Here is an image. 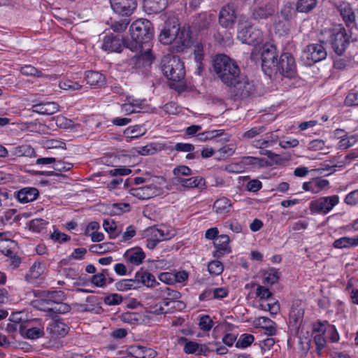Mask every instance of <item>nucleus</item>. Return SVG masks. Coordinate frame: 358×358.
<instances>
[{
    "instance_id": "nucleus-55",
    "label": "nucleus",
    "mask_w": 358,
    "mask_h": 358,
    "mask_svg": "<svg viewBox=\"0 0 358 358\" xmlns=\"http://www.w3.org/2000/svg\"><path fill=\"white\" fill-rule=\"evenodd\" d=\"M59 87L64 90H78L81 89L82 86L72 80H65L59 83Z\"/></svg>"
},
{
    "instance_id": "nucleus-24",
    "label": "nucleus",
    "mask_w": 358,
    "mask_h": 358,
    "mask_svg": "<svg viewBox=\"0 0 358 358\" xmlns=\"http://www.w3.org/2000/svg\"><path fill=\"white\" fill-rule=\"evenodd\" d=\"M329 185V181L320 178H313L309 182L303 183L302 188L305 191H309L316 194L321 192L324 187Z\"/></svg>"
},
{
    "instance_id": "nucleus-44",
    "label": "nucleus",
    "mask_w": 358,
    "mask_h": 358,
    "mask_svg": "<svg viewBox=\"0 0 358 358\" xmlns=\"http://www.w3.org/2000/svg\"><path fill=\"white\" fill-rule=\"evenodd\" d=\"M22 74L27 76H33L36 78L45 77L41 71H38L31 65H25L22 66L20 69Z\"/></svg>"
},
{
    "instance_id": "nucleus-33",
    "label": "nucleus",
    "mask_w": 358,
    "mask_h": 358,
    "mask_svg": "<svg viewBox=\"0 0 358 358\" xmlns=\"http://www.w3.org/2000/svg\"><path fill=\"white\" fill-rule=\"evenodd\" d=\"M179 184L187 188H201L205 186V180L200 176L191 177L185 179L179 178Z\"/></svg>"
},
{
    "instance_id": "nucleus-42",
    "label": "nucleus",
    "mask_w": 358,
    "mask_h": 358,
    "mask_svg": "<svg viewBox=\"0 0 358 358\" xmlns=\"http://www.w3.org/2000/svg\"><path fill=\"white\" fill-rule=\"evenodd\" d=\"M224 134L223 129L206 131L202 133H199L196 135V138L199 141H206L210 140L215 137L220 136Z\"/></svg>"
},
{
    "instance_id": "nucleus-27",
    "label": "nucleus",
    "mask_w": 358,
    "mask_h": 358,
    "mask_svg": "<svg viewBox=\"0 0 358 358\" xmlns=\"http://www.w3.org/2000/svg\"><path fill=\"white\" fill-rule=\"evenodd\" d=\"M129 353L134 358H155L156 351L143 346H131L129 349Z\"/></svg>"
},
{
    "instance_id": "nucleus-19",
    "label": "nucleus",
    "mask_w": 358,
    "mask_h": 358,
    "mask_svg": "<svg viewBox=\"0 0 358 358\" xmlns=\"http://www.w3.org/2000/svg\"><path fill=\"white\" fill-rule=\"evenodd\" d=\"M337 9L345 25L349 27H354L356 15L351 5L348 3L343 2L337 7Z\"/></svg>"
},
{
    "instance_id": "nucleus-17",
    "label": "nucleus",
    "mask_w": 358,
    "mask_h": 358,
    "mask_svg": "<svg viewBox=\"0 0 358 358\" xmlns=\"http://www.w3.org/2000/svg\"><path fill=\"white\" fill-rule=\"evenodd\" d=\"M156 295L162 299L164 306H168L170 302L178 301L181 297V294L166 286L161 287L156 290Z\"/></svg>"
},
{
    "instance_id": "nucleus-36",
    "label": "nucleus",
    "mask_w": 358,
    "mask_h": 358,
    "mask_svg": "<svg viewBox=\"0 0 358 358\" xmlns=\"http://www.w3.org/2000/svg\"><path fill=\"white\" fill-rule=\"evenodd\" d=\"M117 290L121 292L127 291L131 289L138 288V282H136V278L130 279H122L115 284Z\"/></svg>"
},
{
    "instance_id": "nucleus-59",
    "label": "nucleus",
    "mask_w": 358,
    "mask_h": 358,
    "mask_svg": "<svg viewBox=\"0 0 358 358\" xmlns=\"http://www.w3.org/2000/svg\"><path fill=\"white\" fill-rule=\"evenodd\" d=\"M122 296L118 294H112L104 298V302L108 306H115L121 303Z\"/></svg>"
},
{
    "instance_id": "nucleus-4",
    "label": "nucleus",
    "mask_w": 358,
    "mask_h": 358,
    "mask_svg": "<svg viewBox=\"0 0 358 358\" xmlns=\"http://www.w3.org/2000/svg\"><path fill=\"white\" fill-rule=\"evenodd\" d=\"M160 68L163 74L171 81V86L178 90L184 87L185 71L183 63L179 57L172 55L164 56Z\"/></svg>"
},
{
    "instance_id": "nucleus-7",
    "label": "nucleus",
    "mask_w": 358,
    "mask_h": 358,
    "mask_svg": "<svg viewBox=\"0 0 358 358\" xmlns=\"http://www.w3.org/2000/svg\"><path fill=\"white\" fill-rule=\"evenodd\" d=\"M283 77L292 78L296 75V66L294 57L289 52L282 53L273 70Z\"/></svg>"
},
{
    "instance_id": "nucleus-10",
    "label": "nucleus",
    "mask_w": 358,
    "mask_h": 358,
    "mask_svg": "<svg viewBox=\"0 0 358 358\" xmlns=\"http://www.w3.org/2000/svg\"><path fill=\"white\" fill-rule=\"evenodd\" d=\"M339 197L337 195L321 197L310 203V210L313 213L327 214L338 204Z\"/></svg>"
},
{
    "instance_id": "nucleus-52",
    "label": "nucleus",
    "mask_w": 358,
    "mask_h": 358,
    "mask_svg": "<svg viewBox=\"0 0 358 358\" xmlns=\"http://www.w3.org/2000/svg\"><path fill=\"white\" fill-rule=\"evenodd\" d=\"M254 341V336L252 334H243L237 341L236 346L237 348H245L250 346Z\"/></svg>"
},
{
    "instance_id": "nucleus-57",
    "label": "nucleus",
    "mask_w": 358,
    "mask_h": 358,
    "mask_svg": "<svg viewBox=\"0 0 358 358\" xmlns=\"http://www.w3.org/2000/svg\"><path fill=\"white\" fill-rule=\"evenodd\" d=\"M47 222L43 219L32 220L29 223V229L35 232H40L45 228Z\"/></svg>"
},
{
    "instance_id": "nucleus-18",
    "label": "nucleus",
    "mask_w": 358,
    "mask_h": 358,
    "mask_svg": "<svg viewBox=\"0 0 358 358\" xmlns=\"http://www.w3.org/2000/svg\"><path fill=\"white\" fill-rule=\"evenodd\" d=\"M129 192L132 196L144 200L157 196L159 193V189L154 185H150L138 188H131Z\"/></svg>"
},
{
    "instance_id": "nucleus-2",
    "label": "nucleus",
    "mask_w": 358,
    "mask_h": 358,
    "mask_svg": "<svg viewBox=\"0 0 358 358\" xmlns=\"http://www.w3.org/2000/svg\"><path fill=\"white\" fill-rule=\"evenodd\" d=\"M159 41L164 45L174 43L176 52L183 51L191 45L189 31L180 29L178 20L175 16H170L165 21L164 27L159 36Z\"/></svg>"
},
{
    "instance_id": "nucleus-5",
    "label": "nucleus",
    "mask_w": 358,
    "mask_h": 358,
    "mask_svg": "<svg viewBox=\"0 0 358 358\" xmlns=\"http://www.w3.org/2000/svg\"><path fill=\"white\" fill-rule=\"evenodd\" d=\"M320 41L329 43L338 55H342L350 43L348 34L341 25L323 30L321 33Z\"/></svg>"
},
{
    "instance_id": "nucleus-39",
    "label": "nucleus",
    "mask_w": 358,
    "mask_h": 358,
    "mask_svg": "<svg viewBox=\"0 0 358 358\" xmlns=\"http://www.w3.org/2000/svg\"><path fill=\"white\" fill-rule=\"evenodd\" d=\"M317 5V0H298L296 9L298 12L308 13Z\"/></svg>"
},
{
    "instance_id": "nucleus-9",
    "label": "nucleus",
    "mask_w": 358,
    "mask_h": 358,
    "mask_svg": "<svg viewBox=\"0 0 358 358\" xmlns=\"http://www.w3.org/2000/svg\"><path fill=\"white\" fill-rule=\"evenodd\" d=\"M229 87L234 99L247 98L255 92V87L253 83L249 81L241 75L239 77V80H236L234 84L230 85Z\"/></svg>"
},
{
    "instance_id": "nucleus-45",
    "label": "nucleus",
    "mask_w": 358,
    "mask_h": 358,
    "mask_svg": "<svg viewBox=\"0 0 358 358\" xmlns=\"http://www.w3.org/2000/svg\"><path fill=\"white\" fill-rule=\"evenodd\" d=\"M69 329V327L66 324L59 321H55L52 327V331L62 337L68 334Z\"/></svg>"
},
{
    "instance_id": "nucleus-6",
    "label": "nucleus",
    "mask_w": 358,
    "mask_h": 358,
    "mask_svg": "<svg viewBox=\"0 0 358 358\" xmlns=\"http://www.w3.org/2000/svg\"><path fill=\"white\" fill-rule=\"evenodd\" d=\"M243 18L239 20V24L241 26V30L238 31L237 38L243 43L251 45H256L262 43L263 34L260 29L252 28L247 21L243 25Z\"/></svg>"
},
{
    "instance_id": "nucleus-51",
    "label": "nucleus",
    "mask_w": 358,
    "mask_h": 358,
    "mask_svg": "<svg viewBox=\"0 0 358 358\" xmlns=\"http://www.w3.org/2000/svg\"><path fill=\"white\" fill-rule=\"evenodd\" d=\"M266 128L265 126L254 127L248 131L243 134V137L245 138H253L257 135L262 134L266 131Z\"/></svg>"
},
{
    "instance_id": "nucleus-31",
    "label": "nucleus",
    "mask_w": 358,
    "mask_h": 358,
    "mask_svg": "<svg viewBox=\"0 0 358 358\" xmlns=\"http://www.w3.org/2000/svg\"><path fill=\"white\" fill-rule=\"evenodd\" d=\"M85 80L91 86H101L105 83L104 76L95 71H89L85 73Z\"/></svg>"
},
{
    "instance_id": "nucleus-15",
    "label": "nucleus",
    "mask_w": 358,
    "mask_h": 358,
    "mask_svg": "<svg viewBox=\"0 0 358 358\" xmlns=\"http://www.w3.org/2000/svg\"><path fill=\"white\" fill-rule=\"evenodd\" d=\"M278 54L276 52V48L273 45H270L265 48L262 53V69L264 71L270 69L273 71L278 61Z\"/></svg>"
},
{
    "instance_id": "nucleus-34",
    "label": "nucleus",
    "mask_w": 358,
    "mask_h": 358,
    "mask_svg": "<svg viewBox=\"0 0 358 358\" xmlns=\"http://www.w3.org/2000/svg\"><path fill=\"white\" fill-rule=\"evenodd\" d=\"M44 272V266L42 263L34 262L25 275V280L31 282L37 279Z\"/></svg>"
},
{
    "instance_id": "nucleus-25",
    "label": "nucleus",
    "mask_w": 358,
    "mask_h": 358,
    "mask_svg": "<svg viewBox=\"0 0 358 358\" xmlns=\"http://www.w3.org/2000/svg\"><path fill=\"white\" fill-rule=\"evenodd\" d=\"M39 194L38 190L35 187H24L17 192V198L20 203H26L36 199Z\"/></svg>"
},
{
    "instance_id": "nucleus-61",
    "label": "nucleus",
    "mask_w": 358,
    "mask_h": 358,
    "mask_svg": "<svg viewBox=\"0 0 358 358\" xmlns=\"http://www.w3.org/2000/svg\"><path fill=\"white\" fill-rule=\"evenodd\" d=\"M131 173V170L126 166H119L118 168L108 171L110 176H127Z\"/></svg>"
},
{
    "instance_id": "nucleus-13",
    "label": "nucleus",
    "mask_w": 358,
    "mask_h": 358,
    "mask_svg": "<svg viewBox=\"0 0 358 358\" xmlns=\"http://www.w3.org/2000/svg\"><path fill=\"white\" fill-rule=\"evenodd\" d=\"M125 43H128V41L118 36H106L103 41L102 49L110 52H120L123 47H125Z\"/></svg>"
},
{
    "instance_id": "nucleus-28",
    "label": "nucleus",
    "mask_w": 358,
    "mask_h": 358,
    "mask_svg": "<svg viewBox=\"0 0 358 358\" xmlns=\"http://www.w3.org/2000/svg\"><path fill=\"white\" fill-rule=\"evenodd\" d=\"M168 0H143V8L148 13H157L165 9Z\"/></svg>"
},
{
    "instance_id": "nucleus-29",
    "label": "nucleus",
    "mask_w": 358,
    "mask_h": 358,
    "mask_svg": "<svg viewBox=\"0 0 358 358\" xmlns=\"http://www.w3.org/2000/svg\"><path fill=\"white\" fill-rule=\"evenodd\" d=\"M332 246L336 249H346L358 246V236L355 237L343 236L336 239Z\"/></svg>"
},
{
    "instance_id": "nucleus-49",
    "label": "nucleus",
    "mask_w": 358,
    "mask_h": 358,
    "mask_svg": "<svg viewBox=\"0 0 358 358\" xmlns=\"http://www.w3.org/2000/svg\"><path fill=\"white\" fill-rule=\"evenodd\" d=\"M150 238H153L158 243L169 238L168 234L164 233L162 229L152 227L150 229Z\"/></svg>"
},
{
    "instance_id": "nucleus-12",
    "label": "nucleus",
    "mask_w": 358,
    "mask_h": 358,
    "mask_svg": "<svg viewBox=\"0 0 358 358\" xmlns=\"http://www.w3.org/2000/svg\"><path fill=\"white\" fill-rule=\"evenodd\" d=\"M236 18L234 3H229L221 8L219 15V23L222 27L225 28L232 27Z\"/></svg>"
},
{
    "instance_id": "nucleus-48",
    "label": "nucleus",
    "mask_w": 358,
    "mask_h": 358,
    "mask_svg": "<svg viewBox=\"0 0 358 358\" xmlns=\"http://www.w3.org/2000/svg\"><path fill=\"white\" fill-rule=\"evenodd\" d=\"M279 279V273L276 269H270L264 278V284L272 285L278 282Z\"/></svg>"
},
{
    "instance_id": "nucleus-35",
    "label": "nucleus",
    "mask_w": 358,
    "mask_h": 358,
    "mask_svg": "<svg viewBox=\"0 0 358 358\" xmlns=\"http://www.w3.org/2000/svg\"><path fill=\"white\" fill-rule=\"evenodd\" d=\"M212 22V18L210 15H208L206 13H200L196 18L192 22L194 26L198 29H203L207 28Z\"/></svg>"
},
{
    "instance_id": "nucleus-41",
    "label": "nucleus",
    "mask_w": 358,
    "mask_h": 358,
    "mask_svg": "<svg viewBox=\"0 0 358 358\" xmlns=\"http://www.w3.org/2000/svg\"><path fill=\"white\" fill-rule=\"evenodd\" d=\"M129 22V19L124 18L120 20H110V22H108V24L114 31L122 32L127 29Z\"/></svg>"
},
{
    "instance_id": "nucleus-54",
    "label": "nucleus",
    "mask_w": 358,
    "mask_h": 358,
    "mask_svg": "<svg viewBox=\"0 0 358 358\" xmlns=\"http://www.w3.org/2000/svg\"><path fill=\"white\" fill-rule=\"evenodd\" d=\"M129 208L130 206L129 203H113L111 207V213L113 215H121L123 213L129 211Z\"/></svg>"
},
{
    "instance_id": "nucleus-64",
    "label": "nucleus",
    "mask_w": 358,
    "mask_h": 358,
    "mask_svg": "<svg viewBox=\"0 0 358 358\" xmlns=\"http://www.w3.org/2000/svg\"><path fill=\"white\" fill-rule=\"evenodd\" d=\"M355 143V139L354 136H345L342 139H341L338 142V147L341 149H348L350 147L352 146Z\"/></svg>"
},
{
    "instance_id": "nucleus-50",
    "label": "nucleus",
    "mask_w": 358,
    "mask_h": 358,
    "mask_svg": "<svg viewBox=\"0 0 358 358\" xmlns=\"http://www.w3.org/2000/svg\"><path fill=\"white\" fill-rule=\"evenodd\" d=\"M113 244L110 243H103L101 244L92 245L90 248V251L94 253L102 254L111 250Z\"/></svg>"
},
{
    "instance_id": "nucleus-30",
    "label": "nucleus",
    "mask_w": 358,
    "mask_h": 358,
    "mask_svg": "<svg viewBox=\"0 0 358 358\" xmlns=\"http://www.w3.org/2000/svg\"><path fill=\"white\" fill-rule=\"evenodd\" d=\"M273 2L270 3L267 8L262 6H257L252 11V17L255 20L266 19L273 15L275 9H273Z\"/></svg>"
},
{
    "instance_id": "nucleus-43",
    "label": "nucleus",
    "mask_w": 358,
    "mask_h": 358,
    "mask_svg": "<svg viewBox=\"0 0 358 358\" xmlns=\"http://www.w3.org/2000/svg\"><path fill=\"white\" fill-rule=\"evenodd\" d=\"M12 152L16 157L31 156L34 150L30 145H22L14 148Z\"/></svg>"
},
{
    "instance_id": "nucleus-63",
    "label": "nucleus",
    "mask_w": 358,
    "mask_h": 358,
    "mask_svg": "<svg viewBox=\"0 0 358 358\" xmlns=\"http://www.w3.org/2000/svg\"><path fill=\"white\" fill-rule=\"evenodd\" d=\"M73 167V164L68 163L62 161H56L54 163L52 168L57 171H67Z\"/></svg>"
},
{
    "instance_id": "nucleus-16",
    "label": "nucleus",
    "mask_w": 358,
    "mask_h": 358,
    "mask_svg": "<svg viewBox=\"0 0 358 358\" xmlns=\"http://www.w3.org/2000/svg\"><path fill=\"white\" fill-rule=\"evenodd\" d=\"M213 244L215 248L213 256L217 259L221 258L225 254H229L231 251L229 247V237L227 235L218 236L214 241Z\"/></svg>"
},
{
    "instance_id": "nucleus-62",
    "label": "nucleus",
    "mask_w": 358,
    "mask_h": 358,
    "mask_svg": "<svg viewBox=\"0 0 358 358\" xmlns=\"http://www.w3.org/2000/svg\"><path fill=\"white\" fill-rule=\"evenodd\" d=\"M345 103L348 106H358V92L352 91L345 98Z\"/></svg>"
},
{
    "instance_id": "nucleus-8",
    "label": "nucleus",
    "mask_w": 358,
    "mask_h": 358,
    "mask_svg": "<svg viewBox=\"0 0 358 358\" xmlns=\"http://www.w3.org/2000/svg\"><path fill=\"white\" fill-rule=\"evenodd\" d=\"M319 42V43H311L304 49L303 57L307 65L310 66L326 58L327 53L324 46L325 43H322L320 39Z\"/></svg>"
},
{
    "instance_id": "nucleus-53",
    "label": "nucleus",
    "mask_w": 358,
    "mask_h": 358,
    "mask_svg": "<svg viewBox=\"0 0 358 358\" xmlns=\"http://www.w3.org/2000/svg\"><path fill=\"white\" fill-rule=\"evenodd\" d=\"M236 150V147L232 144L226 145L217 150L220 158H227L231 156Z\"/></svg>"
},
{
    "instance_id": "nucleus-58",
    "label": "nucleus",
    "mask_w": 358,
    "mask_h": 358,
    "mask_svg": "<svg viewBox=\"0 0 358 358\" xmlns=\"http://www.w3.org/2000/svg\"><path fill=\"white\" fill-rule=\"evenodd\" d=\"M43 331L38 327L28 329L25 333V337L29 339H36L43 335Z\"/></svg>"
},
{
    "instance_id": "nucleus-26",
    "label": "nucleus",
    "mask_w": 358,
    "mask_h": 358,
    "mask_svg": "<svg viewBox=\"0 0 358 358\" xmlns=\"http://www.w3.org/2000/svg\"><path fill=\"white\" fill-rule=\"evenodd\" d=\"M304 309L299 307H292L289 316V326L296 330H298L301 325L303 320Z\"/></svg>"
},
{
    "instance_id": "nucleus-37",
    "label": "nucleus",
    "mask_w": 358,
    "mask_h": 358,
    "mask_svg": "<svg viewBox=\"0 0 358 358\" xmlns=\"http://www.w3.org/2000/svg\"><path fill=\"white\" fill-rule=\"evenodd\" d=\"M146 133V129L141 125L129 127L124 131V135L127 138H138Z\"/></svg>"
},
{
    "instance_id": "nucleus-1",
    "label": "nucleus",
    "mask_w": 358,
    "mask_h": 358,
    "mask_svg": "<svg viewBox=\"0 0 358 358\" xmlns=\"http://www.w3.org/2000/svg\"><path fill=\"white\" fill-rule=\"evenodd\" d=\"M129 31L131 40L127 41L125 47L132 52L139 53L132 60L142 63L143 65L151 64L150 41L153 37V27L150 21L146 19L136 20L131 24Z\"/></svg>"
},
{
    "instance_id": "nucleus-47",
    "label": "nucleus",
    "mask_w": 358,
    "mask_h": 358,
    "mask_svg": "<svg viewBox=\"0 0 358 358\" xmlns=\"http://www.w3.org/2000/svg\"><path fill=\"white\" fill-rule=\"evenodd\" d=\"M208 270L210 274L218 275L224 271V266L221 262L213 260L209 262Z\"/></svg>"
},
{
    "instance_id": "nucleus-38",
    "label": "nucleus",
    "mask_w": 358,
    "mask_h": 358,
    "mask_svg": "<svg viewBox=\"0 0 358 358\" xmlns=\"http://www.w3.org/2000/svg\"><path fill=\"white\" fill-rule=\"evenodd\" d=\"M174 175V183L179 184V178L185 179L182 176H188L192 174V170L187 166H178L173 170Z\"/></svg>"
},
{
    "instance_id": "nucleus-56",
    "label": "nucleus",
    "mask_w": 358,
    "mask_h": 358,
    "mask_svg": "<svg viewBox=\"0 0 358 358\" xmlns=\"http://www.w3.org/2000/svg\"><path fill=\"white\" fill-rule=\"evenodd\" d=\"M213 322L208 315H203L199 320V327L203 331H209L212 329Z\"/></svg>"
},
{
    "instance_id": "nucleus-21",
    "label": "nucleus",
    "mask_w": 358,
    "mask_h": 358,
    "mask_svg": "<svg viewBox=\"0 0 358 358\" xmlns=\"http://www.w3.org/2000/svg\"><path fill=\"white\" fill-rule=\"evenodd\" d=\"M127 263L134 266L142 264L145 258V254L140 248H133L127 250L123 255Z\"/></svg>"
},
{
    "instance_id": "nucleus-40",
    "label": "nucleus",
    "mask_w": 358,
    "mask_h": 358,
    "mask_svg": "<svg viewBox=\"0 0 358 358\" xmlns=\"http://www.w3.org/2000/svg\"><path fill=\"white\" fill-rule=\"evenodd\" d=\"M122 320L124 322L131 324H138L142 322V315L140 313L135 312L124 313L122 315Z\"/></svg>"
},
{
    "instance_id": "nucleus-23",
    "label": "nucleus",
    "mask_w": 358,
    "mask_h": 358,
    "mask_svg": "<svg viewBox=\"0 0 358 358\" xmlns=\"http://www.w3.org/2000/svg\"><path fill=\"white\" fill-rule=\"evenodd\" d=\"M40 297L41 301L47 304L55 306L57 303L64 301L66 294L61 290L43 291L40 294Z\"/></svg>"
},
{
    "instance_id": "nucleus-20",
    "label": "nucleus",
    "mask_w": 358,
    "mask_h": 358,
    "mask_svg": "<svg viewBox=\"0 0 358 358\" xmlns=\"http://www.w3.org/2000/svg\"><path fill=\"white\" fill-rule=\"evenodd\" d=\"M59 108L57 103L53 101L39 102L32 105L31 110L34 113L43 115H51L56 113Z\"/></svg>"
},
{
    "instance_id": "nucleus-14",
    "label": "nucleus",
    "mask_w": 358,
    "mask_h": 358,
    "mask_svg": "<svg viewBox=\"0 0 358 358\" xmlns=\"http://www.w3.org/2000/svg\"><path fill=\"white\" fill-rule=\"evenodd\" d=\"M179 343L184 344L183 350L186 354L206 355L207 352L213 351V350H210L206 345L199 344L196 342L189 341L185 337L180 338Z\"/></svg>"
},
{
    "instance_id": "nucleus-3",
    "label": "nucleus",
    "mask_w": 358,
    "mask_h": 358,
    "mask_svg": "<svg viewBox=\"0 0 358 358\" xmlns=\"http://www.w3.org/2000/svg\"><path fill=\"white\" fill-rule=\"evenodd\" d=\"M213 70L217 78L229 87L239 80L241 71L237 63L224 54L217 55L213 59Z\"/></svg>"
},
{
    "instance_id": "nucleus-11",
    "label": "nucleus",
    "mask_w": 358,
    "mask_h": 358,
    "mask_svg": "<svg viewBox=\"0 0 358 358\" xmlns=\"http://www.w3.org/2000/svg\"><path fill=\"white\" fill-rule=\"evenodd\" d=\"M113 11L122 16H130L136 8V0H110Z\"/></svg>"
},
{
    "instance_id": "nucleus-22",
    "label": "nucleus",
    "mask_w": 358,
    "mask_h": 358,
    "mask_svg": "<svg viewBox=\"0 0 358 358\" xmlns=\"http://www.w3.org/2000/svg\"><path fill=\"white\" fill-rule=\"evenodd\" d=\"M135 278L136 282H138V288L141 287V285L152 288L159 285V283L157 282L154 275L143 269L136 273Z\"/></svg>"
},
{
    "instance_id": "nucleus-60",
    "label": "nucleus",
    "mask_w": 358,
    "mask_h": 358,
    "mask_svg": "<svg viewBox=\"0 0 358 358\" xmlns=\"http://www.w3.org/2000/svg\"><path fill=\"white\" fill-rule=\"evenodd\" d=\"M91 282L96 287H102L107 283V278H104L102 273H97L91 278Z\"/></svg>"
},
{
    "instance_id": "nucleus-46",
    "label": "nucleus",
    "mask_w": 358,
    "mask_h": 358,
    "mask_svg": "<svg viewBox=\"0 0 358 358\" xmlns=\"http://www.w3.org/2000/svg\"><path fill=\"white\" fill-rule=\"evenodd\" d=\"M46 310L48 312H52L56 314H64L69 313L71 310V306L69 304L62 301L57 303L55 306H52L50 308H48Z\"/></svg>"
},
{
    "instance_id": "nucleus-32",
    "label": "nucleus",
    "mask_w": 358,
    "mask_h": 358,
    "mask_svg": "<svg viewBox=\"0 0 358 358\" xmlns=\"http://www.w3.org/2000/svg\"><path fill=\"white\" fill-rule=\"evenodd\" d=\"M231 206V202L228 198L222 197L215 201L213 208L217 213L224 215L230 211Z\"/></svg>"
}]
</instances>
